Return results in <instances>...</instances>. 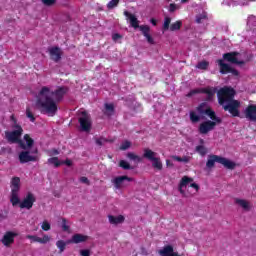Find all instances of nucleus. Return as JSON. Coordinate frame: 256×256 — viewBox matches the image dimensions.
<instances>
[{"instance_id":"37","label":"nucleus","mask_w":256,"mask_h":256,"mask_svg":"<svg viewBox=\"0 0 256 256\" xmlns=\"http://www.w3.org/2000/svg\"><path fill=\"white\" fill-rule=\"evenodd\" d=\"M197 69H202L203 71H206V69L209 67V62L208 61H201L198 62L196 65Z\"/></svg>"},{"instance_id":"52","label":"nucleus","mask_w":256,"mask_h":256,"mask_svg":"<svg viewBox=\"0 0 256 256\" xmlns=\"http://www.w3.org/2000/svg\"><path fill=\"white\" fill-rule=\"evenodd\" d=\"M189 161H191V157L190 156H183L181 163H189Z\"/></svg>"},{"instance_id":"3","label":"nucleus","mask_w":256,"mask_h":256,"mask_svg":"<svg viewBox=\"0 0 256 256\" xmlns=\"http://www.w3.org/2000/svg\"><path fill=\"white\" fill-rule=\"evenodd\" d=\"M198 113V114H197ZM205 115L211 119V121H216V123H222L223 120L217 117V114L214 112L207 102H202L196 107L195 111H190V121L191 123H199L201 119H205Z\"/></svg>"},{"instance_id":"26","label":"nucleus","mask_w":256,"mask_h":256,"mask_svg":"<svg viewBox=\"0 0 256 256\" xmlns=\"http://www.w3.org/2000/svg\"><path fill=\"white\" fill-rule=\"evenodd\" d=\"M235 203L236 205L242 207L244 211H249L251 209V206L249 205V202L247 200L236 198Z\"/></svg>"},{"instance_id":"45","label":"nucleus","mask_w":256,"mask_h":256,"mask_svg":"<svg viewBox=\"0 0 256 256\" xmlns=\"http://www.w3.org/2000/svg\"><path fill=\"white\" fill-rule=\"evenodd\" d=\"M80 255L81 256H91V250H89V249L80 250Z\"/></svg>"},{"instance_id":"19","label":"nucleus","mask_w":256,"mask_h":256,"mask_svg":"<svg viewBox=\"0 0 256 256\" xmlns=\"http://www.w3.org/2000/svg\"><path fill=\"white\" fill-rule=\"evenodd\" d=\"M26 239H30L31 243H41L42 245L51 241V237L47 234H44L42 238L36 235H26Z\"/></svg>"},{"instance_id":"13","label":"nucleus","mask_w":256,"mask_h":256,"mask_svg":"<svg viewBox=\"0 0 256 256\" xmlns=\"http://www.w3.org/2000/svg\"><path fill=\"white\" fill-rule=\"evenodd\" d=\"M81 117L78 119V122L80 124L81 131H84L86 133H89L91 131V116L87 113V111L81 112Z\"/></svg>"},{"instance_id":"22","label":"nucleus","mask_w":256,"mask_h":256,"mask_svg":"<svg viewBox=\"0 0 256 256\" xmlns=\"http://www.w3.org/2000/svg\"><path fill=\"white\" fill-rule=\"evenodd\" d=\"M108 219H109V223L111 225H119L120 223H123L125 221V216H123V215H118V216L109 215Z\"/></svg>"},{"instance_id":"34","label":"nucleus","mask_w":256,"mask_h":256,"mask_svg":"<svg viewBox=\"0 0 256 256\" xmlns=\"http://www.w3.org/2000/svg\"><path fill=\"white\" fill-rule=\"evenodd\" d=\"M119 167L124 169V171H129V170L133 169V167H131V164H129V162H127L125 160H120Z\"/></svg>"},{"instance_id":"33","label":"nucleus","mask_w":256,"mask_h":256,"mask_svg":"<svg viewBox=\"0 0 256 256\" xmlns=\"http://www.w3.org/2000/svg\"><path fill=\"white\" fill-rule=\"evenodd\" d=\"M189 183H193V178H189L188 176L182 177L180 181V187H187Z\"/></svg>"},{"instance_id":"23","label":"nucleus","mask_w":256,"mask_h":256,"mask_svg":"<svg viewBox=\"0 0 256 256\" xmlns=\"http://www.w3.org/2000/svg\"><path fill=\"white\" fill-rule=\"evenodd\" d=\"M104 109V115H106L107 117H113V115H115V105L105 103Z\"/></svg>"},{"instance_id":"47","label":"nucleus","mask_w":256,"mask_h":256,"mask_svg":"<svg viewBox=\"0 0 256 256\" xmlns=\"http://www.w3.org/2000/svg\"><path fill=\"white\" fill-rule=\"evenodd\" d=\"M203 19H207L206 15H199L196 17V23H203Z\"/></svg>"},{"instance_id":"5","label":"nucleus","mask_w":256,"mask_h":256,"mask_svg":"<svg viewBox=\"0 0 256 256\" xmlns=\"http://www.w3.org/2000/svg\"><path fill=\"white\" fill-rule=\"evenodd\" d=\"M215 163H219L220 165H223L225 169H229L230 171H233L235 167H237V164L225 157L219 156V155H209L208 160L206 162V167L208 169H213L215 167Z\"/></svg>"},{"instance_id":"31","label":"nucleus","mask_w":256,"mask_h":256,"mask_svg":"<svg viewBox=\"0 0 256 256\" xmlns=\"http://www.w3.org/2000/svg\"><path fill=\"white\" fill-rule=\"evenodd\" d=\"M61 221H62V224H61L62 231L69 233V231H71V226H69V221L66 220V218H61Z\"/></svg>"},{"instance_id":"1","label":"nucleus","mask_w":256,"mask_h":256,"mask_svg":"<svg viewBox=\"0 0 256 256\" xmlns=\"http://www.w3.org/2000/svg\"><path fill=\"white\" fill-rule=\"evenodd\" d=\"M67 93H69L67 86H59L55 90H51L49 86H43L36 96L35 107L42 115L55 117L59 111L57 104L65 99Z\"/></svg>"},{"instance_id":"21","label":"nucleus","mask_w":256,"mask_h":256,"mask_svg":"<svg viewBox=\"0 0 256 256\" xmlns=\"http://www.w3.org/2000/svg\"><path fill=\"white\" fill-rule=\"evenodd\" d=\"M85 241H89V236L83 235V234H74L70 240H68V243H85Z\"/></svg>"},{"instance_id":"25","label":"nucleus","mask_w":256,"mask_h":256,"mask_svg":"<svg viewBox=\"0 0 256 256\" xmlns=\"http://www.w3.org/2000/svg\"><path fill=\"white\" fill-rule=\"evenodd\" d=\"M174 253L173 246L167 245L163 249L159 250V255L161 256H172Z\"/></svg>"},{"instance_id":"27","label":"nucleus","mask_w":256,"mask_h":256,"mask_svg":"<svg viewBox=\"0 0 256 256\" xmlns=\"http://www.w3.org/2000/svg\"><path fill=\"white\" fill-rule=\"evenodd\" d=\"M24 141H26L25 148H22L24 151L27 149H31V147L35 145V140H33V138H31L29 134L24 135Z\"/></svg>"},{"instance_id":"50","label":"nucleus","mask_w":256,"mask_h":256,"mask_svg":"<svg viewBox=\"0 0 256 256\" xmlns=\"http://www.w3.org/2000/svg\"><path fill=\"white\" fill-rule=\"evenodd\" d=\"M63 165H67V167H71L73 165V162L70 159H66L62 162Z\"/></svg>"},{"instance_id":"53","label":"nucleus","mask_w":256,"mask_h":256,"mask_svg":"<svg viewBox=\"0 0 256 256\" xmlns=\"http://www.w3.org/2000/svg\"><path fill=\"white\" fill-rule=\"evenodd\" d=\"M182 158H183V157H181V156H172V159H173L174 161H178V163H181V162H182Z\"/></svg>"},{"instance_id":"4","label":"nucleus","mask_w":256,"mask_h":256,"mask_svg":"<svg viewBox=\"0 0 256 256\" xmlns=\"http://www.w3.org/2000/svg\"><path fill=\"white\" fill-rule=\"evenodd\" d=\"M124 16L127 17V19L129 20L131 27H133L134 29H139L141 31L142 35L146 38L149 45H155V40L150 34L151 27H149V25L139 26V20L137 19V17L127 10L124 11Z\"/></svg>"},{"instance_id":"15","label":"nucleus","mask_w":256,"mask_h":256,"mask_svg":"<svg viewBox=\"0 0 256 256\" xmlns=\"http://www.w3.org/2000/svg\"><path fill=\"white\" fill-rule=\"evenodd\" d=\"M217 123L218 122L215 120H207L202 122L198 128L200 135H207V133L213 131V129H215V127L217 126Z\"/></svg>"},{"instance_id":"12","label":"nucleus","mask_w":256,"mask_h":256,"mask_svg":"<svg viewBox=\"0 0 256 256\" xmlns=\"http://www.w3.org/2000/svg\"><path fill=\"white\" fill-rule=\"evenodd\" d=\"M199 93L207 95L206 101H213V97H215V89L209 87L193 89L186 95V97H193V95H197Z\"/></svg>"},{"instance_id":"36","label":"nucleus","mask_w":256,"mask_h":256,"mask_svg":"<svg viewBox=\"0 0 256 256\" xmlns=\"http://www.w3.org/2000/svg\"><path fill=\"white\" fill-rule=\"evenodd\" d=\"M131 148V141L125 140L120 145V151H127V149Z\"/></svg>"},{"instance_id":"60","label":"nucleus","mask_w":256,"mask_h":256,"mask_svg":"<svg viewBox=\"0 0 256 256\" xmlns=\"http://www.w3.org/2000/svg\"><path fill=\"white\" fill-rule=\"evenodd\" d=\"M0 218H1V219H5V217H3V214H0Z\"/></svg>"},{"instance_id":"44","label":"nucleus","mask_w":256,"mask_h":256,"mask_svg":"<svg viewBox=\"0 0 256 256\" xmlns=\"http://www.w3.org/2000/svg\"><path fill=\"white\" fill-rule=\"evenodd\" d=\"M168 11H169V13H175V11H177V4L171 3Z\"/></svg>"},{"instance_id":"24","label":"nucleus","mask_w":256,"mask_h":256,"mask_svg":"<svg viewBox=\"0 0 256 256\" xmlns=\"http://www.w3.org/2000/svg\"><path fill=\"white\" fill-rule=\"evenodd\" d=\"M218 65L220 67V73L222 75H227V73H229V71H231L230 65L227 63H224L223 60H218Z\"/></svg>"},{"instance_id":"14","label":"nucleus","mask_w":256,"mask_h":256,"mask_svg":"<svg viewBox=\"0 0 256 256\" xmlns=\"http://www.w3.org/2000/svg\"><path fill=\"white\" fill-rule=\"evenodd\" d=\"M241 53L234 51V52H228L223 54L224 61H227L228 63H232L233 65H245V61L239 60L237 57H239Z\"/></svg>"},{"instance_id":"8","label":"nucleus","mask_w":256,"mask_h":256,"mask_svg":"<svg viewBox=\"0 0 256 256\" xmlns=\"http://www.w3.org/2000/svg\"><path fill=\"white\" fill-rule=\"evenodd\" d=\"M39 150L36 148L33 151L29 150H23L19 153L18 159L22 165H25V163H35L39 161Z\"/></svg>"},{"instance_id":"49","label":"nucleus","mask_w":256,"mask_h":256,"mask_svg":"<svg viewBox=\"0 0 256 256\" xmlns=\"http://www.w3.org/2000/svg\"><path fill=\"white\" fill-rule=\"evenodd\" d=\"M229 73H232L235 77H239V71L237 69L230 68Z\"/></svg>"},{"instance_id":"20","label":"nucleus","mask_w":256,"mask_h":256,"mask_svg":"<svg viewBox=\"0 0 256 256\" xmlns=\"http://www.w3.org/2000/svg\"><path fill=\"white\" fill-rule=\"evenodd\" d=\"M50 59L54 61V63H59L61 61V48L59 47H52L49 49Z\"/></svg>"},{"instance_id":"59","label":"nucleus","mask_w":256,"mask_h":256,"mask_svg":"<svg viewBox=\"0 0 256 256\" xmlns=\"http://www.w3.org/2000/svg\"><path fill=\"white\" fill-rule=\"evenodd\" d=\"M172 256H181V254H179L177 252H172Z\"/></svg>"},{"instance_id":"48","label":"nucleus","mask_w":256,"mask_h":256,"mask_svg":"<svg viewBox=\"0 0 256 256\" xmlns=\"http://www.w3.org/2000/svg\"><path fill=\"white\" fill-rule=\"evenodd\" d=\"M48 154L50 156H53V155H59V150H57L56 148H53L51 150L48 151Z\"/></svg>"},{"instance_id":"42","label":"nucleus","mask_w":256,"mask_h":256,"mask_svg":"<svg viewBox=\"0 0 256 256\" xmlns=\"http://www.w3.org/2000/svg\"><path fill=\"white\" fill-rule=\"evenodd\" d=\"M10 121H12V127H15V126H17V127H21V125L19 124V123H17V118H15V115L14 114H12L11 116H10Z\"/></svg>"},{"instance_id":"32","label":"nucleus","mask_w":256,"mask_h":256,"mask_svg":"<svg viewBox=\"0 0 256 256\" xmlns=\"http://www.w3.org/2000/svg\"><path fill=\"white\" fill-rule=\"evenodd\" d=\"M49 165H54V167H61V161H59L58 157H52L48 159Z\"/></svg>"},{"instance_id":"17","label":"nucleus","mask_w":256,"mask_h":256,"mask_svg":"<svg viewBox=\"0 0 256 256\" xmlns=\"http://www.w3.org/2000/svg\"><path fill=\"white\" fill-rule=\"evenodd\" d=\"M17 232L7 231L1 239V243L4 247H11L15 243V237H18Z\"/></svg>"},{"instance_id":"41","label":"nucleus","mask_w":256,"mask_h":256,"mask_svg":"<svg viewBox=\"0 0 256 256\" xmlns=\"http://www.w3.org/2000/svg\"><path fill=\"white\" fill-rule=\"evenodd\" d=\"M46 7H53L57 3V0H41Z\"/></svg>"},{"instance_id":"58","label":"nucleus","mask_w":256,"mask_h":256,"mask_svg":"<svg viewBox=\"0 0 256 256\" xmlns=\"http://www.w3.org/2000/svg\"><path fill=\"white\" fill-rule=\"evenodd\" d=\"M199 143H200V145H205V140L200 139V140H199Z\"/></svg>"},{"instance_id":"39","label":"nucleus","mask_w":256,"mask_h":256,"mask_svg":"<svg viewBox=\"0 0 256 256\" xmlns=\"http://www.w3.org/2000/svg\"><path fill=\"white\" fill-rule=\"evenodd\" d=\"M26 117L30 119L31 123H35V115H33L30 108L26 109Z\"/></svg>"},{"instance_id":"62","label":"nucleus","mask_w":256,"mask_h":256,"mask_svg":"<svg viewBox=\"0 0 256 256\" xmlns=\"http://www.w3.org/2000/svg\"><path fill=\"white\" fill-rule=\"evenodd\" d=\"M167 1H171V0H167Z\"/></svg>"},{"instance_id":"51","label":"nucleus","mask_w":256,"mask_h":256,"mask_svg":"<svg viewBox=\"0 0 256 256\" xmlns=\"http://www.w3.org/2000/svg\"><path fill=\"white\" fill-rule=\"evenodd\" d=\"M121 34H119V33H115V34H113L112 35V39L114 40V41H118V39H121Z\"/></svg>"},{"instance_id":"30","label":"nucleus","mask_w":256,"mask_h":256,"mask_svg":"<svg viewBox=\"0 0 256 256\" xmlns=\"http://www.w3.org/2000/svg\"><path fill=\"white\" fill-rule=\"evenodd\" d=\"M126 157H127V159H129L130 161H136L137 163H141V161H143V160L139 157V155H137V154H135V153H133V152H128V153L126 154Z\"/></svg>"},{"instance_id":"55","label":"nucleus","mask_w":256,"mask_h":256,"mask_svg":"<svg viewBox=\"0 0 256 256\" xmlns=\"http://www.w3.org/2000/svg\"><path fill=\"white\" fill-rule=\"evenodd\" d=\"M150 22L154 27H157V20H155V18L150 19Z\"/></svg>"},{"instance_id":"57","label":"nucleus","mask_w":256,"mask_h":256,"mask_svg":"<svg viewBox=\"0 0 256 256\" xmlns=\"http://www.w3.org/2000/svg\"><path fill=\"white\" fill-rule=\"evenodd\" d=\"M166 165H167V167H170V165H173V164H171L170 160H166Z\"/></svg>"},{"instance_id":"46","label":"nucleus","mask_w":256,"mask_h":256,"mask_svg":"<svg viewBox=\"0 0 256 256\" xmlns=\"http://www.w3.org/2000/svg\"><path fill=\"white\" fill-rule=\"evenodd\" d=\"M80 183H84L85 185H90L91 182L89 181V178L85 177V176H82L80 178Z\"/></svg>"},{"instance_id":"38","label":"nucleus","mask_w":256,"mask_h":256,"mask_svg":"<svg viewBox=\"0 0 256 256\" xmlns=\"http://www.w3.org/2000/svg\"><path fill=\"white\" fill-rule=\"evenodd\" d=\"M11 153H13V150L11 149V147H2L0 149V155H11Z\"/></svg>"},{"instance_id":"6","label":"nucleus","mask_w":256,"mask_h":256,"mask_svg":"<svg viewBox=\"0 0 256 256\" xmlns=\"http://www.w3.org/2000/svg\"><path fill=\"white\" fill-rule=\"evenodd\" d=\"M12 131H5V139L8 143H18L20 149H25V142L21 140V136L23 135V127L22 126H12Z\"/></svg>"},{"instance_id":"35","label":"nucleus","mask_w":256,"mask_h":256,"mask_svg":"<svg viewBox=\"0 0 256 256\" xmlns=\"http://www.w3.org/2000/svg\"><path fill=\"white\" fill-rule=\"evenodd\" d=\"M95 143L98 145V147H103L105 143H109V140L103 137L95 138Z\"/></svg>"},{"instance_id":"7","label":"nucleus","mask_w":256,"mask_h":256,"mask_svg":"<svg viewBox=\"0 0 256 256\" xmlns=\"http://www.w3.org/2000/svg\"><path fill=\"white\" fill-rule=\"evenodd\" d=\"M10 188V203L13 207H17V205H19V191H21V178L13 177L11 179Z\"/></svg>"},{"instance_id":"43","label":"nucleus","mask_w":256,"mask_h":256,"mask_svg":"<svg viewBox=\"0 0 256 256\" xmlns=\"http://www.w3.org/2000/svg\"><path fill=\"white\" fill-rule=\"evenodd\" d=\"M42 230L43 231H50L51 230V224H49V222L44 221L42 223Z\"/></svg>"},{"instance_id":"56","label":"nucleus","mask_w":256,"mask_h":256,"mask_svg":"<svg viewBox=\"0 0 256 256\" xmlns=\"http://www.w3.org/2000/svg\"><path fill=\"white\" fill-rule=\"evenodd\" d=\"M179 191L182 195L185 193V191H183V187H181V184H179Z\"/></svg>"},{"instance_id":"54","label":"nucleus","mask_w":256,"mask_h":256,"mask_svg":"<svg viewBox=\"0 0 256 256\" xmlns=\"http://www.w3.org/2000/svg\"><path fill=\"white\" fill-rule=\"evenodd\" d=\"M190 187H192V189H195V191H199V184L197 183L190 184Z\"/></svg>"},{"instance_id":"9","label":"nucleus","mask_w":256,"mask_h":256,"mask_svg":"<svg viewBox=\"0 0 256 256\" xmlns=\"http://www.w3.org/2000/svg\"><path fill=\"white\" fill-rule=\"evenodd\" d=\"M143 153L144 159H148V161H152V167L161 171L163 169V163L161 162V158L157 157V153L153 152V150L149 148H145Z\"/></svg>"},{"instance_id":"29","label":"nucleus","mask_w":256,"mask_h":256,"mask_svg":"<svg viewBox=\"0 0 256 256\" xmlns=\"http://www.w3.org/2000/svg\"><path fill=\"white\" fill-rule=\"evenodd\" d=\"M195 151L196 153H198V155H200L201 157H205V155H207L208 153V149L207 147H205L204 145H198L195 147Z\"/></svg>"},{"instance_id":"40","label":"nucleus","mask_w":256,"mask_h":256,"mask_svg":"<svg viewBox=\"0 0 256 256\" xmlns=\"http://www.w3.org/2000/svg\"><path fill=\"white\" fill-rule=\"evenodd\" d=\"M117 5H119V0H111L107 4V9H115V7H117Z\"/></svg>"},{"instance_id":"11","label":"nucleus","mask_w":256,"mask_h":256,"mask_svg":"<svg viewBox=\"0 0 256 256\" xmlns=\"http://www.w3.org/2000/svg\"><path fill=\"white\" fill-rule=\"evenodd\" d=\"M35 201H37L35 194L28 192L22 201L19 199L18 205L20 209H27L29 211L30 209H33Z\"/></svg>"},{"instance_id":"28","label":"nucleus","mask_w":256,"mask_h":256,"mask_svg":"<svg viewBox=\"0 0 256 256\" xmlns=\"http://www.w3.org/2000/svg\"><path fill=\"white\" fill-rule=\"evenodd\" d=\"M71 244V242L68 241H64V240H58L56 242V247L59 249V253H63L65 251V249H67V245Z\"/></svg>"},{"instance_id":"2","label":"nucleus","mask_w":256,"mask_h":256,"mask_svg":"<svg viewBox=\"0 0 256 256\" xmlns=\"http://www.w3.org/2000/svg\"><path fill=\"white\" fill-rule=\"evenodd\" d=\"M235 89L232 87L220 88L217 92L218 103L224 109L228 111L232 117H241L239 112V107H241V102L235 100Z\"/></svg>"},{"instance_id":"16","label":"nucleus","mask_w":256,"mask_h":256,"mask_svg":"<svg viewBox=\"0 0 256 256\" xmlns=\"http://www.w3.org/2000/svg\"><path fill=\"white\" fill-rule=\"evenodd\" d=\"M125 181L131 183V181H133V178L127 175L118 176L112 180V185H114L115 189H123V187H127Z\"/></svg>"},{"instance_id":"10","label":"nucleus","mask_w":256,"mask_h":256,"mask_svg":"<svg viewBox=\"0 0 256 256\" xmlns=\"http://www.w3.org/2000/svg\"><path fill=\"white\" fill-rule=\"evenodd\" d=\"M181 27H183V21L177 20L176 22L171 24V17L166 16L164 18V23L162 26L163 31H180Z\"/></svg>"},{"instance_id":"61","label":"nucleus","mask_w":256,"mask_h":256,"mask_svg":"<svg viewBox=\"0 0 256 256\" xmlns=\"http://www.w3.org/2000/svg\"><path fill=\"white\" fill-rule=\"evenodd\" d=\"M185 2H187V0H182V3H185Z\"/></svg>"},{"instance_id":"18","label":"nucleus","mask_w":256,"mask_h":256,"mask_svg":"<svg viewBox=\"0 0 256 256\" xmlns=\"http://www.w3.org/2000/svg\"><path fill=\"white\" fill-rule=\"evenodd\" d=\"M244 115L251 123H256V105L250 104L244 110Z\"/></svg>"}]
</instances>
